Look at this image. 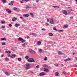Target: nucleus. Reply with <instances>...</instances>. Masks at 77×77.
Wrapping results in <instances>:
<instances>
[{
  "instance_id": "obj_1",
  "label": "nucleus",
  "mask_w": 77,
  "mask_h": 77,
  "mask_svg": "<svg viewBox=\"0 0 77 77\" xmlns=\"http://www.w3.org/2000/svg\"><path fill=\"white\" fill-rule=\"evenodd\" d=\"M27 61L29 62H35V61L33 60V59L32 58H29L27 60Z\"/></svg>"
},
{
  "instance_id": "obj_2",
  "label": "nucleus",
  "mask_w": 77,
  "mask_h": 77,
  "mask_svg": "<svg viewBox=\"0 0 77 77\" xmlns=\"http://www.w3.org/2000/svg\"><path fill=\"white\" fill-rule=\"evenodd\" d=\"M30 63H26V69H29V68H30Z\"/></svg>"
},
{
  "instance_id": "obj_3",
  "label": "nucleus",
  "mask_w": 77,
  "mask_h": 77,
  "mask_svg": "<svg viewBox=\"0 0 77 77\" xmlns=\"http://www.w3.org/2000/svg\"><path fill=\"white\" fill-rule=\"evenodd\" d=\"M50 23L51 24H54V20L53 18L51 19Z\"/></svg>"
},
{
  "instance_id": "obj_4",
  "label": "nucleus",
  "mask_w": 77,
  "mask_h": 77,
  "mask_svg": "<svg viewBox=\"0 0 77 77\" xmlns=\"http://www.w3.org/2000/svg\"><path fill=\"white\" fill-rule=\"evenodd\" d=\"M15 56H16V55L14 54H12L10 56V57H11V58L14 59L15 57Z\"/></svg>"
},
{
  "instance_id": "obj_5",
  "label": "nucleus",
  "mask_w": 77,
  "mask_h": 77,
  "mask_svg": "<svg viewBox=\"0 0 77 77\" xmlns=\"http://www.w3.org/2000/svg\"><path fill=\"white\" fill-rule=\"evenodd\" d=\"M40 76H43L45 75V73L44 72H42L39 73V74Z\"/></svg>"
},
{
  "instance_id": "obj_6",
  "label": "nucleus",
  "mask_w": 77,
  "mask_h": 77,
  "mask_svg": "<svg viewBox=\"0 0 77 77\" xmlns=\"http://www.w3.org/2000/svg\"><path fill=\"white\" fill-rule=\"evenodd\" d=\"M6 11L7 12H8L9 14H11V12H12V11L8 9H6Z\"/></svg>"
},
{
  "instance_id": "obj_7",
  "label": "nucleus",
  "mask_w": 77,
  "mask_h": 77,
  "mask_svg": "<svg viewBox=\"0 0 77 77\" xmlns=\"http://www.w3.org/2000/svg\"><path fill=\"white\" fill-rule=\"evenodd\" d=\"M63 13L64 14H65V15H67V14L68 13H67V11H66V10H64L63 11Z\"/></svg>"
},
{
  "instance_id": "obj_8",
  "label": "nucleus",
  "mask_w": 77,
  "mask_h": 77,
  "mask_svg": "<svg viewBox=\"0 0 77 77\" xmlns=\"http://www.w3.org/2000/svg\"><path fill=\"white\" fill-rule=\"evenodd\" d=\"M71 60V58H69L67 59H66L64 60V61H65V62H68V61H69V60Z\"/></svg>"
},
{
  "instance_id": "obj_9",
  "label": "nucleus",
  "mask_w": 77,
  "mask_h": 77,
  "mask_svg": "<svg viewBox=\"0 0 77 77\" xmlns=\"http://www.w3.org/2000/svg\"><path fill=\"white\" fill-rule=\"evenodd\" d=\"M41 44V42L40 41H38L37 42V44L38 45H40V44Z\"/></svg>"
},
{
  "instance_id": "obj_10",
  "label": "nucleus",
  "mask_w": 77,
  "mask_h": 77,
  "mask_svg": "<svg viewBox=\"0 0 77 77\" xmlns=\"http://www.w3.org/2000/svg\"><path fill=\"white\" fill-rule=\"evenodd\" d=\"M23 16H24V17H29V15L28 14H24L23 15Z\"/></svg>"
},
{
  "instance_id": "obj_11",
  "label": "nucleus",
  "mask_w": 77,
  "mask_h": 77,
  "mask_svg": "<svg viewBox=\"0 0 77 77\" xmlns=\"http://www.w3.org/2000/svg\"><path fill=\"white\" fill-rule=\"evenodd\" d=\"M14 3V1H11V3L9 4V5H10L11 6H12L13 5V3Z\"/></svg>"
},
{
  "instance_id": "obj_12",
  "label": "nucleus",
  "mask_w": 77,
  "mask_h": 77,
  "mask_svg": "<svg viewBox=\"0 0 77 77\" xmlns=\"http://www.w3.org/2000/svg\"><path fill=\"white\" fill-rule=\"evenodd\" d=\"M17 20V18L15 17H14L12 19V21L14 22L15 21Z\"/></svg>"
},
{
  "instance_id": "obj_13",
  "label": "nucleus",
  "mask_w": 77,
  "mask_h": 77,
  "mask_svg": "<svg viewBox=\"0 0 77 77\" xmlns=\"http://www.w3.org/2000/svg\"><path fill=\"white\" fill-rule=\"evenodd\" d=\"M1 40H2V41H5V40L6 39V38L4 37L3 38H1Z\"/></svg>"
},
{
  "instance_id": "obj_14",
  "label": "nucleus",
  "mask_w": 77,
  "mask_h": 77,
  "mask_svg": "<svg viewBox=\"0 0 77 77\" xmlns=\"http://www.w3.org/2000/svg\"><path fill=\"white\" fill-rule=\"evenodd\" d=\"M25 8L26 9H29L30 8V7L28 5H25Z\"/></svg>"
},
{
  "instance_id": "obj_15",
  "label": "nucleus",
  "mask_w": 77,
  "mask_h": 77,
  "mask_svg": "<svg viewBox=\"0 0 77 77\" xmlns=\"http://www.w3.org/2000/svg\"><path fill=\"white\" fill-rule=\"evenodd\" d=\"M5 53H8V54H11V51H5Z\"/></svg>"
},
{
  "instance_id": "obj_16",
  "label": "nucleus",
  "mask_w": 77,
  "mask_h": 77,
  "mask_svg": "<svg viewBox=\"0 0 77 77\" xmlns=\"http://www.w3.org/2000/svg\"><path fill=\"white\" fill-rule=\"evenodd\" d=\"M15 27H18L19 26H20V25L19 24L16 23L15 24Z\"/></svg>"
},
{
  "instance_id": "obj_17",
  "label": "nucleus",
  "mask_w": 77,
  "mask_h": 77,
  "mask_svg": "<svg viewBox=\"0 0 77 77\" xmlns=\"http://www.w3.org/2000/svg\"><path fill=\"white\" fill-rule=\"evenodd\" d=\"M45 71L46 72H49L50 71H49V70H48V69H44Z\"/></svg>"
},
{
  "instance_id": "obj_18",
  "label": "nucleus",
  "mask_w": 77,
  "mask_h": 77,
  "mask_svg": "<svg viewBox=\"0 0 77 77\" xmlns=\"http://www.w3.org/2000/svg\"><path fill=\"white\" fill-rule=\"evenodd\" d=\"M58 53L59 54H60V55H62V54H63L62 52L61 51H58Z\"/></svg>"
},
{
  "instance_id": "obj_19",
  "label": "nucleus",
  "mask_w": 77,
  "mask_h": 77,
  "mask_svg": "<svg viewBox=\"0 0 77 77\" xmlns=\"http://www.w3.org/2000/svg\"><path fill=\"white\" fill-rule=\"evenodd\" d=\"M23 39L22 38H21L20 37L19 38H18V41H21L23 40Z\"/></svg>"
},
{
  "instance_id": "obj_20",
  "label": "nucleus",
  "mask_w": 77,
  "mask_h": 77,
  "mask_svg": "<svg viewBox=\"0 0 77 77\" xmlns=\"http://www.w3.org/2000/svg\"><path fill=\"white\" fill-rule=\"evenodd\" d=\"M4 73L5 74H6V75H9V73L7 72H4Z\"/></svg>"
},
{
  "instance_id": "obj_21",
  "label": "nucleus",
  "mask_w": 77,
  "mask_h": 77,
  "mask_svg": "<svg viewBox=\"0 0 77 77\" xmlns=\"http://www.w3.org/2000/svg\"><path fill=\"white\" fill-rule=\"evenodd\" d=\"M59 73L57 72L55 73V74L56 76H58V75H59Z\"/></svg>"
},
{
  "instance_id": "obj_22",
  "label": "nucleus",
  "mask_w": 77,
  "mask_h": 77,
  "mask_svg": "<svg viewBox=\"0 0 77 77\" xmlns=\"http://www.w3.org/2000/svg\"><path fill=\"white\" fill-rule=\"evenodd\" d=\"M32 35L33 36H38L37 34H36V33H32Z\"/></svg>"
},
{
  "instance_id": "obj_23",
  "label": "nucleus",
  "mask_w": 77,
  "mask_h": 77,
  "mask_svg": "<svg viewBox=\"0 0 77 77\" xmlns=\"http://www.w3.org/2000/svg\"><path fill=\"white\" fill-rule=\"evenodd\" d=\"M43 66L44 68H47V67H48V66L47 65L45 64L43 65Z\"/></svg>"
},
{
  "instance_id": "obj_24",
  "label": "nucleus",
  "mask_w": 77,
  "mask_h": 77,
  "mask_svg": "<svg viewBox=\"0 0 77 77\" xmlns=\"http://www.w3.org/2000/svg\"><path fill=\"white\" fill-rule=\"evenodd\" d=\"M63 74H64L65 75H67V73L65 71H63Z\"/></svg>"
},
{
  "instance_id": "obj_25",
  "label": "nucleus",
  "mask_w": 77,
  "mask_h": 77,
  "mask_svg": "<svg viewBox=\"0 0 77 77\" xmlns=\"http://www.w3.org/2000/svg\"><path fill=\"white\" fill-rule=\"evenodd\" d=\"M2 2L4 3H6V0H2Z\"/></svg>"
},
{
  "instance_id": "obj_26",
  "label": "nucleus",
  "mask_w": 77,
  "mask_h": 77,
  "mask_svg": "<svg viewBox=\"0 0 77 77\" xmlns=\"http://www.w3.org/2000/svg\"><path fill=\"white\" fill-rule=\"evenodd\" d=\"M22 47H25L26 46V43H23L22 44Z\"/></svg>"
},
{
  "instance_id": "obj_27",
  "label": "nucleus",
  "mask_w": 77,
  "mask_h": 77,
  "mask_svg": "<svg viewBox=\"0 0 77 77\" xmlns=\"http://www.w3.org/2000/svg\"><path fill=\"white\" fill-rule=\"evenodd\" d=\"M68 26L67 25H65L64 26V29H66V28H68Z\"/></svg>"
},
{
  "instance_id": "obj_28",
  "label": "nucleus",
  "mask_w": 77,
  "mask_h": 77,
  "mask_svg": "<svg viewBox=\"0 0 77 77\" xmlns=\"http://www.w3.org/2000/svg\"><path fill=\"white\" fill-rule=\"evenodd\" d=\"M48 35L50 36H53V34L51 33H49Z\"/></svg>"
},
{
  "instance_id": "obj_29",
  "label": "nucleus",
  "mask_w": 77,
  "mask_h": 77,
  "mask_svg": "<svg viewBox=\"0 0 77 77\" xmlns=\"http://www.w3.org/2000/svg\"><path fill=\"white\" fill-rule=\"evenodd\" d=\"M25 57L26 59H28V60L29 59V56H26Z\"/></svg>"
},
{
  "instance_id": "obj_30",
  "label": "nucleus",
  "mask_w": 77,
  "mask_h": 77,
  "mask_svg": "<svg viewBox=\"0 0 77 77\" xmlns=\"http://www.w3.org/2000/svg\"><path fill=\"white\" fill-rule=\"evenodd\" d=\"M53 7L54 8H59V6H53Z\"/></svg>"
},
{
  "instance_id": "obj_31",
  "label": "nucleus",
  "mask_w": 77,
  "mask_h": 77,
  "mask_svg": "<svg viewBox=\"0 0 77 77\" xmlns=\"http://www.w3.org/2000/svg\"><path fill=\"white\" fill-rule=\"evenodd\" d=\"M53 29L54 30H56V31H57V30H57V29H56V28L55 27H54L53 28Z\"/></svg>"
},
{
  "instance_id": "obj_32",
  "label": "nucleus",
  "mask_w": 77,
  "mask_h": 77,
  "mask_svg": "<svg viewBox=\"0 0 77 77\" xmlns=\"http://www.w3.org/2000/svg\"><path fill=\"white\" fill-rule=\"evenodd\" d=\"M30 15L31 16V17H33V14L32 13H30Z\"/></svg>"
},
{
  "instance_id": "obj_33",
  "label": "nucleus",
  "mask_w": 77,
  "mask_h": 77,
  "mask_svg": "<svg viewBox=\"0 0 77 77\" xmlns=\"http://www.w3.org/2000/svg\"><path fill=\"white\" fill-rule=\"evenodd\" d=\"M18 61H21V58H18Z\"/></svg>"
},
{
  "instance_id": "obj_34",
  "label": "nucleus",
  "mask_w": 77,
  "mask_h": 77,
  "mask_svg": "<svg viewBox=\"0 0 77 77\" xmlns=\"http://www.w3.org/2000/svg\"><path fill=\"white\" fill-rule=\"evenodd\" d=\"M2 45H6V44H5V42H2Z\"/></svg>"
},
{
  "instance_id": "obj_35",
  "label": "nucleus",
  "mask_w": 77,
  "mask_h": 77,
  "mask_svg": "<svg viewBox=\"0 0 77 77\" xmlns=\"http://www.w3.org/2000/svg\"><path fill=\"white\" fill-rule=\"evenodd\" d=\"M13 10H17V8L16 7H14L13 8Z\"/></svg>"
},
{
  "instance_id": "obj_36",
  "label": "nucleus",
  "mask_w": 77,
  "mask_h": 77,
  "mask_svg": "<svg viewBox=\"0 0 77 77\" xmlns=\"http://www.w3.org/2000/svg\"><path fill=\"white\" fill-rule=\"evenodd\" d=\"M25 42V40L23 39L21 41L22 43H23V42Z\"/></svg>"
},
{
  "instance_id": "obj_37",
  "label": "nucleus",
  "mask_w": 77,
  "mask_h": 77,
  "mask_svg": "<svg viewBox=\"0 0 77 77\" xmlns=\"http://www.w3.org/2000/svg\"><path fill=\"white\" fill-rule=\"evenodd\" d=\"M32 53H33L34 54H35L36 53V52H35V51L33 50L32 51Z\"/></svg>"
},
{
  "instance_id": "obj_38",
  "label": "nucleus",
  "mask_w": 77,
  "mask_h": 77,
  "mask_svg": "<svg viewBox=\"0 0 77 77\" xmlns=\"http://www.w3.org/2000/svg\"><path fill=\"white\" fill-rule=\"evenodd\" d=\"M44 60H45V61L47 60V57H45V58Z\"/></svg>"
},
{
  "instance_id": "obj_39",
  "label": "nucleus",
  "mask_w": 77,
  "mask_h": 77,
  "mask_svg": "<svg viewBox=\"0 0 77 77\" xmlns=\"http://www.w3.org/2000/svg\"><path fill=\"white\" fill-rule=\"evenodd\" d=\"M5 23V22L4 21H2L1 22V23H2V24H4Z\"/></svg>"
},
{
  "instance_id": "obj_40",
  "label": "nucleus",
  "mask_w": 77,
  "mask_h": 77,
  "mask_svg": "<svg viewBox=\"0 0 77 77\" xmlns=\"http://www.w3.org/2000/svg\"><path fill=\"white\" fill-rule=\"evenodd\" d=\"M54 65H55V66H58V64H54Z\"/></svg>"
},
{
  "instance_id": "obj_41",
  "label": "nucleus",
  "mask_w": 77,
  "mask_h": 77,
  "mask_svg": "<svg viewBox=\"0 0 77 77\" xmlns=\"http://www.w3.org/2000/svg\"><path fill=\"white\" fill-rule=\"evenodd\" d=\"M39 65H38L37 66H36V68L38 69L39 68Z\"/></svg>"
},
{
  "instance_id": "obj_42",
  "label": "nucleus",
  "mask_w": 77,
  "mask_h": 77,
  "mask_svg": "<svg viewBox=\"0 0 77 77\" xmlns=\"http://www.w3.org/2000/svg\"><path fill=\"white\" fill-rule=\"evenodd\" d=\"M32 51H33V50H29L30 53H32Z\"/></svg>"
},
{
  "instance_id": "obj_43",
  "label": "nucleus",
  "mask_w": 77,
  "mask_h": 77,
  "mask_svg": "<svg viewBox=\"0 0 77 77\" xmlns=\"http://www.w3.org/2000/svg\"><path fill=\"white\" fill-rule=\"evenodd\" d=\"M57 31H58V32H63V30H58Z\"/></svg>"
},
{
  "instance_id": "obj_44",
  "label": "nucleus",
  "mask_w": 77,
  "mask_h": 77,
  "mask_svg": "<svg viewBox=\"0 0 77 77\" xmlns=\"http://www.w3.org/2000/svg\"><path fill=\"white\" fill-rule=\"evenodd\" d=\"M73 18V16H72L70 17V20H72V18Z\"/></svg>"
},
{
  "instance_id": "obj_45",
  "label": "nucleus",
  "mask_w": 77,
  "mask_h": 77,
  "mask_svg": "<svg viewBox=\"0 0 77 77\" xmlns=\"http://www.w3.org/2000/svg\"><path fill=\"white\" fill-rule=\"evenodd\" d=\"M46 26H49V24L48 23H46Z\"/></svg>"
},
{
  "instance_id": "obj_46",
  "label": "nucleus",
  "mask_w": 77,
  "mask_h": 77,
  "mask_svg": "<svg viewBox=\"0 0 77 77\" xmlns=\"http://www.w3.org/2000/svg\"><path fill=\"white\" fill-rule=\"evenodd\" d=\"M9 27H12V25L11 24H9Z\"/></svg>"
},
{
  "instance_id": "obj_47",
  "label": "nucleus",
  "mask_w": 77,
  "mask_h": 77,
  "mask_svg": "<svg viewBox=\"0 0 77 77\" xmlns=\"http://www.w3.org/2000/svg\"><path fill=\"white\" fill-rule=\"evenodd\" d=\"M74 67H76V68H77V65H75Z\"/></svg>"
},
{
  "instance_id": "obj_48",
  "label": "nucleus",
  "mask_w": 77,
  "mask_h": 77,
  "mask_svg": "<svg viewBox=\"0 0 77 77\" xmlns=\"http://www.w3.org/2000/svg\"><path fill=\"white\" fill-rule=\"evenodd\" d=\"M8 58L6 57L5 58V60H8Z\"/></svg>"
},
{
  "instance_id": "obj_49",
  "label": "nucleus",
  "mask_w": 77,
  "mask_h": 77,
  "mask_svg": "<svg viewBox=\"0 0 77 77\" xmlns=\"http://www.w3.org/2000/svg\"><path fill=\"white\" fill-rule=\"evenodd\" d=\"M2 28L3 29H4V28H5V26H2Z\"/></svg>"
},
{
  "instance_id": "obj_50",
  "label": "nucleus",
  "mask_w": 77,
  "mask_h": 77,
  "mask_svg": "<svg viewBox=\"0 0 77 77\" xmlns=\"http://www.w3.org/2000/svg\"><path fill=\"white\" fill-rule=\"evenodd\" d=\"M42 49H40L39 51L40 52H41V51H42Z\"/></svg>"
},
{
  "instance_id": "obj_51",
  "label": "nucleus",
  "mask_w": 77,
  "mask_h": 77,
  "mask_svg": "<svg viewBox=\"0 0 77 77\" xmlns=\"http://www.w3.org/2000/svg\"><path fill=\"white\" fill-rule=\"evenodd\" d=\"M27 39H29V38H30V37H29V36H28L27 37Z\"/></svg>"
},
{
  "instance_id": "obj_52",
  "label": "nucleus",
  "mask_w": 77,
  "mask_h": 77,
  "mask_svg": "<svg viewBox=\"0 0 77 77\" xmlns=\"http://www.w3.org/2000/svg\"><path fill=\"white\" fill-rule=\"evenodd\" d=\"M24 0H25V1H29V0H22V1H23Z\"/></svg>"
},
{
  "instance_id": "obj_53",
  "label": "nucleus",
  "mask_w": 77,
  "mask_h": 77,
  "mask_svg": "<svg viewBox=\"0 0 77 77\" xmlns=\"http://www.w3.org/2000/svg\"><path fill=\"white\" fill-rule=\"evenodd\" d=\"M4 56V54H2V57H3V56Z\"/></svg>"
},
{
  "instance_id": "obj_54",
  "label": "nucleus",
  "mask_w": 77,
  "mask_h": 77,
  "mask_svg": "<svg viewBox=\"0 0 77 77\" xmlns=\"http://www.w3.org/2000/svg\"><path fill=\"white\" fill-rule=\"evenodd\" d=\"M42 30H45V29L43 28L42 29Z\"/></svg>"
},
{
  "instance_id": "obj_55",
  "label": "nucleus",
  "mask_w": 77,
  "mask_h": 77,
  "mask_svg": "<svg viewBox=\"0 0 77 77\" xmlns=\"http://www.w3.org/2000/svg\"><path fill=\"white\" fill-rule=\"evenodd\" d=\"M36 2H39V0H36Z\"/></svg>"
},
{
  "instance_id": "obj_56",
  "label": "nucleus",
  "mask_w": 77,
  "mask_h": 77,
  "mask_svg": "<svg viewBox=\"0 0 77 77\" xmlns=\"http://www.w3.org/2000/svg\"><path fill=\"white\" fill-rule=\"evenodd\" d=\"M47 21H48V22H49V19H47Z\"/></svg>"
},
{
  "instance_id": "obj_57",
  "label": "nucleus",
  "mask_w": 77,
  "mask_h": 77,
  "mask_svg": "<svg viewBox=\"0 0 77 77\" xmlns=\"http://www.w3.org/2000/svg\"><path fill=\"white\" fill-rule=\"evenodd\" d=\"M68 11H72V9H69V10H68Z\"/></svg>"
},
{
  "instance_id": "obj_58",
  "label": "nucleus",
  "mask_w": 77,
  "mask_h": 77,
  "mask_svg": "<svg viewBox=\"0 0 77 77\" xmlns=\"http://www.w3.org/2000/svg\"><path fill=\"white\" fill-rule=\"evenodd\" d=\"M33 73V72H32V71H31V74H32Z\"/></svg>"
},
{
  "instance_id": "obj_59",
  "label": "nucleus",
  "mask_w": 77,
  "mask_h": 77,
  "mask_svg": "<svg viewBox=\"0 0 77 77\" xmlns=\"http://www.w3.org/2000/svg\"><path fill=\"white\" fill-rule=\"evenodd\" d=\"M75 58L76 60H77V57H75Z\"/></svg>"
},
{
  "instance_id": "obj_60",
  "label": "nucleus",
  "mask_w": 77,
  "mask_h": 77,
  "mask_svg": "<svg viewBox=\"0 0 77 77\" xmlns=\"http://www.w3.org/2000/svg\"><path fill=\"white\" fill-rule=\"evenodd\" d=\"M20 2H21V3H23V1H21Z\"/></svg>"
},
{
  "instance_id": "obj_61",
  "label": "nucleus",
  "mask_w": 77,
  "mask_h": 77,
  "mask_svg": "<svg viewBox=\"0 0 77 77\" xmlns=\"http://www.w3.org/2000/svg\"><path fill=\"white\" fill-rule=\"evenodd\" d=\"M22 17H20V18L21 19H23V18H22Z\"/></svg>"
},
{
  "instance_id": "obj_62",
  "label": "nucleus",
  "mask_w": 77,
  "mask_h": 77,
  "mask_svg": "<svg viewBox=\"0 0 77 77\" xmlns=\"http://www.w3.org/2000/svg\"><path fill=\"white\" fill-rule=\"evenodd\" d=\"M8 57H10V55H8Z\"/></svg>"
},
{
  "instance_id": "obj_63",
  "label": "nucleus",
  "mask_w": 77,
  "mask_h": 77,
  "mask_svg": "<svg viewBox=\"0 0 77 77\" xmlns=\"http://www.w3.org/2000/svg\"><path fill=\"white\" fill-rule=\"evenodd\" d=\"M74 54H75V53H73V55H74Z\"/></svg>"
},
{
  "instance_id": "obj_64",
  "label": "nucleus",
  "mask_w": 77,
  "mask_h": 77,
  "mask_svg": "<svg viewBox=\"0 0 77 77\" xmlns=\"http://www.w3.org/2000/svg\"><path fill=\"white\" fill-rule=\"evenodd\" d=\"M76 35H77V33H76Z\"/></svg>"
}]
</instances>
